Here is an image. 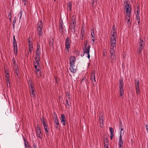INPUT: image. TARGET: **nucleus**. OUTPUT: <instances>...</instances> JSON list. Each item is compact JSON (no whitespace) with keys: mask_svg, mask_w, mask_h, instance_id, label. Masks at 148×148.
I'll return each mask as SVG.
<instances>
[{"mask_svg":"<svg viewBox=\"0 0 148 148\" xmlns=\"http://www.w3.org/2000/svg\"><path fill=\"white\" fill-rule=\"evenodd\" d=\"M145 45V42L141 38H140L137 45V48L136 52L138 55H139L141 54L142 50L143 49Z\"/></svg>","mask_w":148,"mask_h":148,"instance_id":"nucleus-1","label":"nucleus"},{"mask_svg":"<svg viewBox=\"0 0 148 148\" xmlns=\"http://www.w3.org/2000/svg\"><path fill=\"white\" fill-rule=\"evenodd\" d=\"M125 9L127 14H131L132 8L130 5L129 4L127 1H124Z\"/></svg>","mask_w":148,"mask_h":148,"instance_id":"nucleus-2","label":"nucleus"},{"mask_svg":"<svg viewBox=\"0 0 148 148\" xmlns=\"http://www.w3.org/2000/svg\"><path fill=\"white\" fill-rule=\"evenodd\" d=\"M42 24L41 20L38 22L37 24L38 34L40 36H41L42 34Z\"/></svg>","mask_w":148,"mask_h":148,"instance_id":"nucleus-3","label":"nucleus"},{"mask_svg":"<svg viewBox=\"0 0 148 148\" xmlns=\"http://www.w3.org/2000/svg\"><path fill=\"white\" fill-rule=\"evenodd\" d=\"M29 93L31 96L33 97L34 99L36 98L35 93L34 92V89L33 88V85L30 84V86L29 87Z\"/></svg>","mask_w":148,"mask_h":148,"instance_id":"nucleus-4","label":"nucleus"},{"mask_svg":"<svg viewBox=\"0 0 148 148\" xmlns=\"http://www.w3.org/2000/svg\"><path fill=\"white\" fill-rule=\"evenodd\" d=\"M117 37L111 36L110 37V46L112 47H115L116 43V39Z\"/></svg>","mask_w":148,"mask_h":148,"instance_id":"nucleus-5","label":"nucleus"},{"mask_svg":"<svg viewBox=\"0 0 148 148\" xmlns=\"http://www.w3.org/2000/svg\"><path fill=\"white\" fill-rule=\"evenodd\" d=\"M54 114L56 116L55 117V120L54 121L55 127L57 130H59L60 128V125L58 121V119L56 113H54Z\"/></svg>","mask_w":148,"mask_h":148,"instance_id":"nucleus-6","label":"nucleus"},{"mask_svg":"<svg viewBox=\"0 0 148 148\" xmlns=\"http://www.w3.org/2000/svg\"><path fill=\"white\" fill-rule=\"evenodd\" d=\"M71 41L70 40V38L67 37L65 42V46L66 49L67 50L68 52H69V49L70 47V43H71Z\"/></svg>","mask_w":148,"mask_h":148,"instance_id":"nucleus-7","label":"nucleus"},{"mask_svg":"<svg viewBox=\"0 0 148 148\" xmlns=\"http://www.w3.org/2000/svg\"><path fill=\"white\" fill-rule=\"evenodd\" d=\"M36 58H40V45L39 44L37 45L36 46Z\"/></svg>","mask_w":148,"mask_h":148,"instance_id":"nucleus-8","label":"nucleus"},{"mask_svg":"<svg viewBox=\"0 0 148 148\" xmlns=\"http://www.w3.org/2000/svg\"><path fill=\"white\" fill-rule=\"evenodd\" d=\"M135 84L136 93L137 94H138L140 92L139 88V82L136 79L135 80Z\"/></svg>","mask_w":148,"mask_h":148,"instance_id":"nucleus-9","label":"nucleus"},{"mask_svg":"<svg viewBox=\"0 0 148 148\" xmlns=\"http://www.w3.org/2000/svg\"><path fill=\"white\" fill-rule=\"evenodd\" d=\"M111 32L112 34L111 36H113L114 37H117L116 31V28L114 25L112 26Z\"/></svg>","mask_w":148,"mask_h":148,"instance_id":"nucleus-10","label":"nucleus"},{"mask_svg":"<svg viewBox=\"0 0 148 148\" xmlns=\"http://www.w3.org/2000/svg\"><path fill=\"white\" fill-rule=\"evenodd\" d=\"M90 46L88 45L87 47H84L83 48V51L84 53L88 54L90 53Z\"/></svg>","mask_w":148,"mask_h":148,"instance_id":"nucleus-11","label":"nucleus"},{"mask_svg":"<svg viewBox=\"0 0 148 148\" xmlns=\"http://www.w3.org/2000/svg\"><path fill=\"white\" fill-rule=\"evenodd\" d=\"M42 123L43 125H44V128L45 130V132L47 136H48L49 134V131L48 130V126L47 125H46L45 123L44 120H43L42 121Z\"/></svg>","mask_w":148,"mask_h":148,"instance_id":"nucleus-12","label":"nucleus"},{"mask_svg":"<svg viewBox=\"0 0 148 148\" xmlns=\"http://www.w3.org/2000/svg\"><path fill=\"white\" fill-rule=\"evenodd\" d=\"M95 71H93L92 72V74L90 76V79L92 82L94 81L95 82H96L95 79Z\"/></svg>","mask_w":148,"mask_h":148,"instance_id":"nucleus-13","label":"nucleus"},{"mask_svg":"<svg viewBox=\"0 0 148 148\" xmlns=\"http://www.w3.org/2000/svg\"><path fill=\"white\" fill-rule=\"evenodd\" d=\"M70 66H74V63L76 60V58L75 57L71 56L70 58Z\"/></svg>","mask_w":148,"mask_h":148,"instance_id":"nucleus-14","label":"nucleus"},{"mask_svg":"<svg viewBox=\"0 0 148 148\" xmlns=\"http://www.w3.org/2000/svg\"><path fill=\"white\" fill-rule=\"evenodd\" d=\"M61 123L63 125L65 126V122L66 120V117H65L64 114H62L61 115Z\"/></svg>","mask_w":148,"mask_h":148,"instance_id":"nucleus-15","label":"nucleus"},{"mask_svg":"<svg viewBox=\"0 0 148 148\" xmlns=\"http://www.w3.org/2000/svg\"><path fill=\"white\" fill-rule=\"evenodd\" d=\"M63 23L62 20H60V27H59V31L61 33L63 32Z\"/></svg>","mask_w":148,"mask_h":148,"instance_id":"nucleus-16","label":"nucleus"},{"mask_svg":"<svg viewBox=\"0 0 148 148\" xmlns=\"http://www.w3.org/2000/svg\"><path fill=\"white\" fill-rule=\"evenodd\" d=\"M72 23L71 24V28H75L76 23V18L75 17L72 18Z\"/></svg>","mask_w":148,"mask_h":148,"instance_id":"nucleus-17","label":"nucleus"},{"mask_svg":"<svg viewBox=\"0 0 148 148\" xmlns=\"http://www.w3.org/2000/svg\"><path fill=\"white\" fill-rule=\"evenodd\" d=\"M123 141L122 140V139L121 138V134H120V136L119 137V139L118 143V145L119 147H122V146L123 145Z\"/></svg>","mask_w":148,"mask_h":148,"instance_id":"nucleus-18","label":"nucleus"},{"mask_svg":"<svg viewBox=\"0 0 148 148\" xmlns=\"http://www.w3.org/2000/svg\"><path fill=\"white\" fill-rule=\"evenodd\" d=\"M110 61L112 63L116 61V57L115 54L111 55L110 56Z\"/></svg>","mask_w":148,"mask_h":148,"instance_id":"nucleus-19","label":"nucleus"},{"mask_svg":"<svg viewBox=\"0 0 148 148\" xmlns=\"http://www.w3.org/2000/svg\"><path fill=\"white\" fill-rule=\"evenodd\" d=\"M131 14H127L125 17L126 20H127V23H130V16Z\"/></svg>","mask_w":148,"mask_h":148,"instance_id":"nucleus-20","label":"nucleus"},{"mask_svg":"<svg viewBox=\"0 0 148 148\" xmlns=\"http://www.w3.org/2000/svg\"><path fill=\"white\" fill-rule=\"evenodd\" d=\"M17 45H13L14 53L16 56L17 54Z\"/></svg>","mask_w":148,"mask_h":148,"instance_id":"nucleus-21","label":"nucleus"},{"mask_svg":"<svg viewBox=\"0 0 148 148\" xmlns=\"http://www.w3.org/2000/svg\"><path fill=\"white\" fill-rule=\"evenodd\" d=\"M36 133L37 136H38L39 138H41L42 134L41 133L40 129H38V130H37L36 131Z\"/></svg>","mask_w":148,"mask_h":148,"instance_id":"nucleus-22","label":"nucleus"},{"mask_svg":"<svg viewBox=\"0 0 148 148\" xmlns=\"http://www.w3.org/2000/svg\"><path fill=\"white\" fill-rule=\"evenodd\" d=\"M119 88H123V81L122 79H120L119 81Z\"/></svg>","mask_w":148,"mask_h":148,"instance_id":"nucleus-23","label":"nucleus"},{"mask_svg":"<svg viewBox=\"0 0 148 148\" xmlns=\"http://www.w3.org/2000/svg\"><path fill=\"white\" fill-rule=\"evenodd\" d=\"M75 66H70L69 68L70 71L73 73H75L76 71V69H74L73 67Z\"/></svg>","mask_w":148,"mask_h":148,"instance_id":"nucleus-24","label":"nucleus"},{"mask_svg":"<svg viewBox=\"0 0 148 148\" xmlns=\"http://www.w3.org/2000/svg\"><path fill=\"white\" fill-rule=\"evenodd\" d=\"M72 7V3L71 2H69L67 4V8L68 10L71 11V10Z\"/></svg>","mask_w":148,"mask_h":148,"instance_id":"nucleus-25","label":"nucleus"},{"mask_svg":"<svg viewBox=\"0 0 148 148\" xmlns=\"http://www.w3.org/2000/svg\"><path fill=\"white\" fill-rule=\"evenodd\" d=\"M114 47H112L110 46V52L111 55L115 54V51L114 49Z\"/></svg>","mask_w":148,"mask_h":148,"instance_id":"nucleus-26","label":"nucleus"},{"mask_svg":"<svg viewBox=\"0 0 148 148\" xmlns=\"http://www.w3.org/2000/svg\"><path fill=\"white\" fill-rule=\"evenodd\" d=\"M36 62H34V65H39V62L40 58H37L36 57L35 58Z\"/></svg>","mask_w":148,"mask_h":148,"instance_id":"nucleus-27","label":"nucleus"},{"mask_svg":"<svg viewBox=\"0 0 148 148\" xmlns=\"http://www.w3.org/2000/svg\"><path fill=\"white\" fill-rule=\"evenodd\" d=\"M97 4L96 0H91L92 7L94 8Z\"/></svg>","mask_w":148,"mask_h":148,"instance_id":"nucleus-28","label":"nucleus"},{"mask_svg":"<svg viewBox=\"0 0 148 148\" xmlns=\"http://www.w3.org/2000/svg\"><path fill=\"white\" fill-rule=\"evenodd\" d=\"M103 116L102 115H101V116L99 117V121L100 123V124H102V126H103Z\"/></svg>","mask_w":148,"mask_h":148,"instance_id":"nucleus-29","label":"nucleus"},{"mask_svg":"<svg viewBox=\"0 0 148 148\" xmlns=\"http://www.w3.org/2000/svg\"><path fill=\"white\" fill-rule=\"evenodd\" d=\"M119 128L121 129V132L120 134H121L122 133V131L123 130V126L121 122L119 123Z\"/></svg>","mask_w":148,"mask_h":148,"instance_id":"nucleus-30","label":"nucleus"},{"mask_svg":"<svg viewBox=\"0 0 148 148\" xmlns=\"http://www.w3.org/2000/svg\"><path fill=\"white\" fill-rule=\"evenodd\" d=\"M36 72L37 77H39L41 76L42 73L40 70L36 71Z\"/></svg>","mask_w":148,"mask_h":148,"instance_id":"nucleus-31","label":"nucleus"},{"mask_svg":"<svg viewBox=\"0 0 148 148\" xmlns=\"http://www.w3.org/2000/svg\"><path fill=\"white\" fill-rule=\"evenodd\" d=\"M34 68L35 69V71H36L40 70V65H34Z\"/></svg>","mask_w":148,"mask_h":148,"instance_id":"nucleus-32","label":"nucleus"},{"mask_svg":"<svg viewBox=\"0 0 148 148\" xmlns=\"http://www.w3.org/2000/svg\"><path fill=\"white\" fill-rule=\"evenodd\" d=\"M49 44L50 47H51L53 46V40L52 39V40H50L49 42Z\"/></svg>","mask_w":148,"mask_h":148,"instance_id":"nucleus-33","label":"nucleus"},{"mask_svg":"<svg viewBox=\"0 0 148 148\" xmlns=\"http://www.w3.org/2000/svg\"><path fill=\"white\" fill-rule=\"evenodd\" d=\"M13 45H17V43L16 42V40L15 38V36H13Z\"/></svg>","mask_w":148,"mask_h":148,"instance_id":"nucleus-34","label":"nucleus"},{"mask_svg":"<svg viewBox=\"0 0 148 148\" xmlns=\"http://www.w3.org/2000/svg\"><path fill=\"white\" fill-rule=\"evenodd\" d=\"M91 36L92 37V38H95V35L94 33V29H93L92 31H91Z\"/></svg>","mask_w":148,"mask_h":148,"instance_id":"nucleus-35","label":"nucleus"},{"mask_svg":"<svg viewBox=\"0 0 148 148\" xmlns=\"http://www.w3.org/2000/svg\"><path fill=\"white\" fill-rule=\"evenodd\" d=\"M109 128L110 131V134H114V130L111 127H110Z\"/></svg>","mask_w":148,"mask_h":148,"instance_id":"nucleus-36","label":"nucleus"},{"mask_svg":"<svg viewBox=\"0 0 148 148\" xmlns=\"http://www.w3.org/2000/svg\"><path fill=\"white\" fill-rule=\"evenodd\" d=\"M14 71L15 73L18 76L19 74V72L18 70V69L17 67H16L15 68Z\"/></svg>","mask_w":148,"mask_h":148,"instance_id":"nucleus-37","label":"nucleus"},{"mask_svg":"<svg viewBox=\"0 0 148 148\" xmlns=\"http://www.w3.org/2000/svg\"><path fill=\"white\" fill-rule=\"evenodd\" d=\"M22 12H23L22 10H21L20 11V12L19 14H18V16H19V18H20V19L21 18V17L22 14Z\"/></svg>","mask_w":148,"mask_h":148,"instance_id":"nucleus-38","label":"nucleus"},{"mask_svg":"<svg viewBox=\"0 0 148 148\" xmlns=\"http://www.w3.org/2000/svg\"><path fill=\"white\" fill-rule=\"evenodd\" d=\"M23 3L24 5H25L27 3V0H22Z\"/></svg>","mask_w":148,"mask_h":148,"instance_id":"nucleus-39","label":"nucleus"},{"mask_svg":"<svg viewBox=\"0 0 148 148\" xmlns=\"http://www.w3.org/2000/svg\"><path fill=\"white\" fill-rule=\"evenodd\" d=\"M75 28H71V31L74 34L75 33Z\"/></svg>","mask_w":148,"mask_h":148,"instance_id":"nucleus-40","label":"nucleus"},{"mask_svg":"<svg viewBox=\"0 0 148 148\" xmlns=\"http://www.w3.org/2000/svg\"><path fill=\"white\" fill-rule=\"evenodd\" d=\"M11 13L10 12H8V17L9 18L10 20H11Z\"/></svg>","mask_w":148,"mask_h":148,"instance_id":"nucleus-41","label":"nucleus"},{"mask_svg":"<svg viewBox=\"0 0 148 148\" xmlns=\"http://www.w3.org/2000/svg\"><path fill=\"white\" fill-rule=\"evenodd\" d=\"M84 32L83 31H82V30H81V32H80V36H84Z\"/></svg>","mask_w":148,"mask_h":148,"instance_id":"nucleus-42","label":"nucleus"},{"mask_svg":"<svg viewBox=\"0 0 148 148\" xmlns=\"http://www.w3.org/2000/svg\"><path fill=\"white\" fill-rule=\"evenodd\" d=\"M32 48H33V45H32V43H31V44H30L29 43V49H32Z\"/></svg>","mask_w":148,"mask_h":148,"instance_id":"nucleus-43","label":"nucleus"},{"mask_svg":"<svg viewBox=\"0 0 148 148\" xmlns=\"http://www.w3.org/2000/svg\"><path fill=\"white\" fill-rule=\"evenodd\" d=\"M65 102L66 104L68 106H70V104L69 103V101L67 99H66Z\"/></svg>","mask_w":148,"mask_h":148,"instance_id":"nucleus-44","label":"nucleus"},{"mask_svg":"<svg viewBox=\"0 0 148 148\" xmlns=\"http://www.w3.org/2000/svg\"><path fill=\"white\" fill-rule=\"evenodd\" d=\"M136 19L138 21V23L140 22V17L139 16L136 17Z\"/></svg>","mask_w":148,"mask_h":148,"instance_id":"nucleus-45","label":"nucleus"},{"mask_svg":"<svg viewBox=\"0 0 148 148\" xmlns=\"http://www.w3.org/2000/svg\"><path fill=\"white\" fill-rule=\"evenodd\" d=\"M8 79V78H9L10 77V76H9V74L8 73H7L6 74H5V76Z\"/></svg>","mask_w":148,"mask_h":148,"instance_id":"nucleus-46","label":"nucleus"},{"mask_svg":"<svg viewBox=\"0 0 148 148\" xmlns=\"http://www.w3.org/2000/svg\"><path fill=\"white\" fill-rule=\"evenodd\" d=\"M24 141L25 142V143H24L25 146V148H26V147H27V145L26 143V141H27L25 140L24 139Z\"/></svg>","mask_w":148,"mask_h":148,"instance_id":"nucleus-47","label":"nucleus"},{"mask_svg":"<svg viewBox=\"0 0 148 148\" xmlns=\"http://www.w3.org/2000/svg\"><path fill=\"white\" fill-rule=\"evenodd\" d=\"M120 92H123V88H119Z\"/></svg>","mask_w":148,"mask_h":148,"instance_id":"nucleus-48","label":"nucleus"},{"mask_svg":"<svg viewBox=\"0 0 148 148\" xmlns=\"http://www.w3.org/2000/svg\"><path fill=\"white\" fill-rule=\"evenodd\" d=\"M136 11L137 13L136 14H139L140 12V9H136Z\"/></svg>","mask_w":148,"mask_h":148,"instance_id":"nucleus-49","label":"nucleus"},{"mask_svg":"<svg viewBox=\"0 0 148 148\" xmlns=\"http://www.w3.org/2000/svg\"><path fill=\"white\" fill-rule=\"evenodd\" d=\"M12 61L13 62V63L14 64H15V59L14 58H13L12 60Z\"/></svg>","mask_w":148,"mask_h":148,"instance_id":"nucleus-50","label":"nucleus"},{"mask_svg":"<svg viewBox=\"0 0 148 148\" xmlns=\"http://www.w3.org/2000/svg\"><path fill=\"white\" fill-rule=\"evenodd\" d=\"M16 20L15 19V18H14V20H13V22L12 24H15V23L16 22Z\"/></svg>","mask_w":148,"mask_h":148,"instance_id":"nucleus-51","label":"nucleus"},{"mask_svg":"<svg viewBox=\"0 0 148 148\" xmlns=\"http://www.w3.org/2000/svg\"><path fill=\"white\" fill-rule=\"evenodd\" d=\"M104 147L105 148H108V145L106 144V145H104Z\"/></svg>","mask_w":148,"mask_h":148,"instance_id":"nucleus-52","label":"nucleus"},{"mask_svg":"<svg viewBox=\"0 0 148 148\" xmlns=\"http://www.w3.org/2000/svg\"><path fill=\"white\" fill-rule=\"evenodd\" d=\"M114 136V134H110V138L111 139H112Z\"/></svg>","mask_w":148,"mask_h":148,"instance_id":"nucleus-53","label":"nucleus"},{"mask_svg":"<svg viewBox=\"0 0 148 148\" xmlns=\"http://www.w3.org/2000/svg\"><path fill=\"white\" fill-rule=\"evenodd\" d=\"M87 58L88 59H89L90 58V53L87 54Z\"/></svg>","mask_w":148,"mask_h":148,"instance_id":"nucleus-54","label":"nucleus"},{"mask_svg":"<svg viewBox=\"0 0 148 148\" xmlns=\"http://www.w3.org/2000/svg\"><path fill=\"white\" fill-rule=\"evenodd\" d=\"M54 78H55V81L57 83H58L57 79V77H56L55 76L54 77Z\"/></svg>","mask_w":148,"mask_h":148,"instance_id":"nucleus-55","label":"nucleus"},{"mask_svg":"<svg viewBox=\"0 0 148 148\" xmlns=\"http://www.w3.org/2000/svg\"><path fill=\"white\" fill-rule=\"evenodd\" d=\"M83 36H80V37L79 38V40L82 41L83 40Z\"/></svg>","mask_w":148,"mask_h":148,"instance_id":"nucleus-56","label":"nucleus"},{"mask_svg":"<svg viewBox=\"0 0 148 148\" xmlns=\"http://www.w3.org/2000/svg\"><path fill=\"white\" fill-rule=\"evenodd\" d=\"M6 82L7 83V84H8V82L9 84H10V83L9 82V79H6Z\"/></svg>","mask_w":148,"mask_h":148,"instance_id":"nucleus-57","label":"nucleus"},{"mask_svg":"<svg viewBox=\"0 0 148 148\" xmlns=\"http://www.w3.org/2000/svg\"><path fill=\"white\" fill-rule=\"evenodd\" d=\"M120 96H122L123 94V92H120Z\"/></svg>","mask_w":148,"mask_h":148,"instance_id":"nucleus-58","label":"nucleus"},{"mask_svg":"<svg viewBox=\"0 0 148 148\" xmlns=\"http://www.w3.org/2000/svg\"><path fill=\"white\" fill-rule=\"evenodd\" d=\"M29 52L30 53H31L32 51V49H29Z\"/></svg>","mask_w":148,"mask_h":148,"instance_id":"nucleus-59","label":"nucleus"},{"mask_svg":"<svg viewBox=\"0 0 148 148\" xmlns=\"http://www.w3.org/2000/svg\"><path fill=\"white\" fill-rule=\"evenodd\" d=\"M136 9H140V7L138 5L137 7H136Z\"/></svg>","mask_w":148,"mask_h":148,"instance_id":"nucleus-60","label":"nucleus"},{"mask_svg":"<svg viewBox=\"0 0 148 148\" xmlns=\"http://www.w3.org/2000/svg\"><path fill=\"white\" fill-rule=\"evenodd\" d=\"M25 148H31V147L30 145H29L27 146V147H26Z\"/></svg>","mask_w":148,"mask_h":148,"instance_id":"nucleus-61","label":"nucleus"},{"mask_svg":"<svg viewBox=\"0 0 148 148\" xmlns=\"http://www.w3.org/2000/svg\"><path fill=\"white\" fill-rule=\"evenodd\" d=\"M136 16L137 17L138 16H139V14H136Z\"/></svg>","mask_w":148,"mask_h":148,"instance_id":"nucleus-62","label":"nucleus"},{"mask_svg":"<svg viewBox=\"0 0 148 148\" xmlns=\"http://www.w3.org/2000/svg\"><path fill=\"white\" fill-rule=\"evenodd\" d=\"M37 130H38V129H40V127L38 126V125H37Z\"/></svg>","mask_w":148,"mask_h":148,"instance_id":"nucleus-63","label":"nucleus"},{"mask_svg":"<svg viewBox=\"0 0 148 148\" xmlns=\"http://www.w3.org/2000/svg\"><path fill=\"white\" fill-rule=\"evenodd\" d=\"M87 42H86V44H85V45H84L85 47H87Z\"/></svg>","mask_w":148,"mask_h":148,"instance_id":"nucleus-64","label":"nucleus"}]
</instances>
